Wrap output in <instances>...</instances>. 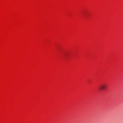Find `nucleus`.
I'll return each mask as SVG.
<instances>
[{
    "instance_id": "obj_1",
    "label": "nucleus",
    "mask_w": 123,
    "mask_h": 123,
    "mask_svg": "<svg viewBox=\"0 0 123 123\" xmlns=\"http://www.w3.org/2000/svg\"><path fill=\"white\" fill-rule=\"evenodd\" d=\"M106 86L105 84H102L100 86V90H104L106 88Z\"/></svg>"
}]
</instances>
